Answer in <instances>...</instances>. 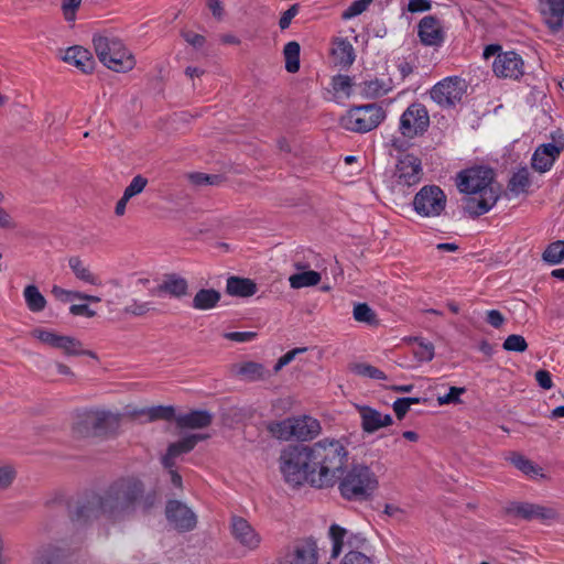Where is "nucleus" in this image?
I'll return each instance as SVG.
<instances>
[{
  "label": "nucleus",
  "mask_w": 564,
  "mask_h": 564,
  "mask_svg": "<svg viewBox=\"0 0 564 564\" xmlns=\"http://www.w3.org/2000/svg\"><path fill=\"white\" fill-rule=\"evenodd\" d=\"M359 87H360V94L364 97L373 99V98L381 97V96L388 94L389 91H391L393 88V85H392V79H390V78L388 80L375 78V79L366 80V82L359 84Z\"/></svg>",
  "instance_id": "c756f323"
},
{
  "label": "nucleus",
  "mask_w": 564,
  "mask_h": 564,
  "mask_svg": "<svg viewBox=\"0 0 564 564\" xmlns=\"http://www.w3.org/2000/svg\"><path fill=\"white\" fill-rule=\"evenodd\" d=\"M34 564H58L57 561L55 558H53L50 554V551L48 550H42Z\"/></svg>",
  "instance_id": "774afa93"
},
{
  "label": "nucleus",
  "mask_w": 564,
  "mask_h": 564,
  "mask_svg": "<svg viewBox=\"0 0 564 564\" xmlns=\"http://www.w3.org/2000/svg\"><path fill=\"white\" fill-rule=\"evenodd\" d=\"M351 78L347 75H338L333 78V88L336 91H344L349 96Z\"/></svg>",
  "instance_id": "4d7b16f0"
},
{
  "label": "nucleus",
  "mask_w": 564,
  "mask_h": 564,
  "mask_svg": "<svg viewBox=\"0 0 564 564\" xmlns=\"http://www.w3.org/2000/svg\"><path fill=\"white\" fill-rule=\"evenodd\" d=\"M268 430L274 437L279 440L289 441L294 438L292 417H288L279 422H272L269 424Z\"/></svg>",
  "instance_id": "e433bc0d"
},
{
  "label": "nucleus",
  "mask_w": 564,
  "mask_h": 564,
  "mask_svg": "<svg viewBox=\"0 0 564 564\" xmlns=\"http://www.w3.org/2000/svg\"><path fill=\"white\" fill-rule=\"evenodd\" d=\"M68 265L78 280H82L93 285H97L100 283L97 275H95L90 271V269L87 265H85V263L79 257H70L68 260Z\"/></svg>",
  "instance_id": "473e14b6"
},
{
  "label": "nucleus",
  "mask_w": 564,
  "mask_h": 564,
  "mask_svg": "<svg viewBox=\"0 0 564 564\" xmlns=\"http://www.w3.org/2000/svg\"><path fill=\"white\" fill-rule=\"evenodd\" d=\"M361 419V429L365 433L372 434L381 427L389 426L393 423L390 414H382L378 410L368 405H356Z\"/></svg>",
  "instance_id": "a211bd4d"
},
{
  "label": "nucleus",
  "mask_w": 564,
  "mask_h": 564,
  "mask_svg": "<svg viewBox=\"0 0 564 564\" xmlns=\"http://www.w3.org/2000/svg\"><path fill=\"white\" fill-rule=\"evenodd\" d=\"M430 126L426 107L420 102L411 104L400 118V132L404 138L413 139L423 135Z\"/></svg>",
  "instance_id": "9d476101"
},
{
  "label": "nucleus",
  "mask_w": 564,
  "mask_h": 564,
  "mask_svg": "<svg viewBox=\"0 0 564 564\" xmlns=\"http://www.w3.org/2000/svg\"><path fill=\"white\" fill-rule=\"evenodd\" d=\"M530 184V173L527 167H522L509 180L508 191L518 196L519 194L525 192Z\"/></svg>",
  "instance_id": "c9c22d12"
},
{
  "label": "nucleus",
  "mask_w": 564,
  "mask_h": 564,
  "mask_svg": "<svg viewBox=\"0 0 564 564\" xmlns=\"http://www.w3.org/2000/svg\"><path fill=\"white\" fill-rule=\"evenodd\" d=\"M486 315L487 323L495 328L501 327L506 321L505 316L498 310H490Z\"/></svg>",
  "instance_id": "680f3d73"
},
{
  "label": "nucleus",
  "mask_w": 564,
  "mask_h": 564,
  "mask_svg": "<svg viewBox=\"0 0 564 564\" xmlns=\"http://www.w3.org/2000/svg\"><path fill=\"white\" fill-rule=\"evenodd\" d=\"M348 451L341 440L325 437L313 445H289L280 455V470L292 486H333L343 475Z\"/></svg>",
  "instance_id": "f03ea898"
},
{
  "label": "nucleus",
  "mask_w": 564,
  "mask_h": 564,
  "mask_svg": "<svg viewBox=\"0 0 564 564\" xmlns=\"http://www.w3.org/2000/svg\"><path fill=\"white\" fill-rule=\"evenodd\" d=\"M77 292L78 291L65 290L58 285H53V288L51 290V293L53 294V296L63 303H67V302L77 300Z\"/></svg>",
  "instance_id": "6e6d98bb"
},
{
  "label": "nucleus",
  "mask_w": 564,
  "mask_h": 564,
  "mask_svg": "<svg viewBox=\"0 0 564 564\" xmlns=\"http://www.w3.org/2000/svg\"><path fill=\"white\" fill-rule=\"evenodd\" d=\"M25 305L32 313H40L45 310L47 301L34 284H29L23 290Z\"/></svg>",
  "instance_id": "2f4dec72"
},
{
  "label": "nucleus",
  "mask_w": 564,
  "mask_h": 564,
  "mask_svg": "<svg viewBox=\"0 0 564 564\" xmlns=\"http://www.w3.org/2000/svg\"><path fill=\"white\" fill-rule=\"evenodd\" d=\"M82 0H62V11L68 22L76 19V11L80 7Z\"/></svg>",
  "instance_id": "603ef678"
},
{
  "label": "nucleus",
  "mask_w": 564,
  "mask_h": 564,
  "mask_svg": "<svg viewBox=\"0 0 564 564\" xmlns=\"http://www.w3.org/2000/svg\"><path fill=\"white\" fill-rule=\"evenodd\" d=\"M152 310H154V307L151 302L133 301L130 305L124 307L123 312L133 316H144Z\"/></svg>",
  "instance_id": "09e8293b"
},
{
  "label": "nucleus",
  "mask_w": 564,
  "mask_h": 564,
  "mask_svg": "<svg viewBox=\"0 0 564 564\" xmlns=\"http://www.w3.org/2000/svg\"><path fill=\"white\" fill-rule=\"evenodd\" d=\"M502 348L507 351L523 352L528 349V343L523 336L512 334L505 339Z\"/></svg>",
  "instance_id": "c03bdc74"
},
{
  "label": "nucleus",
  "mask_w": 564,
  "mask_h": 564,
  "mask_svg": "<svg viewBox=\"0 0 564 564\" xmlns=\"http://www.w3.org/2000/svg\"><path fill=\"white\" fill-rule=\"evenodd\" d=\"M31 336L51 348L59 349L68 357L88 356L93 359H98L96 352L85 349L83 343L76 337L61 335L54 330L41 327L34 328L31 332Z\"/></svg>",
  "instance_id": "6e6552de"
},
{
  "label": "nucleus",
  "mask_w": 564,
  "mask_h": 564,
  "mask_svg": "<svg viewBox=\"0 0 564 564\" xmlns=\"http://www.w3.org/2000/svg\"><path fill=\"white\" fill-rule=\"evenodd\" d=\"M446 195L437 185H425L414 196L413 208L422 217H437L446 206Z\"/></svg>",
  "instance_id": "1a4fd4ad"
},
{
  "label": "nucleus",
  "mask_w": 564,
  "mask_h": 564,
  "mask_svg": "<svg viewBox=\"0 0 564 564\" xmlns=\"http://www.w3.org/2000/svg\"><path fill=\"white\" fill-rule=\"evenodd\" d=\"M299 4H292L286 11L283 12V14L280 18L279 26L281 30H285L290 26L292 19L299 12Z\"/></svg>",
  "instance_id": "13d9d810"
},
{
  "label": "nucleus",
  "mask_w": 564,
  "mask_h": 564,
  "mask_svg": "<svg viewBox=\"0 0 564 564\" xmlns=\"http://www.w3.org/2000/svg\"><path fill=\"white\" fill-rule=\"evenodd\" d=\"M158 502L155 491H147L145 484L135 476L119 477L99 492H90L67 507L62 500L53 502L56 511L84 525L99 518L117 523L134 517L138 510L148 513Z\"/></svg>",
  "instance_id": "f257e3e1"
},
{
  "label": "nucleus",
  "mask_w": 564,
  "mask_h": 564,
  "mask_svg": "<svg viewBox=\"0 0 564 564\" xmlns=\"http://www.w3.org/2000/svg\"><path fill=\"white\" fill-rule=\"evenodd\" d=\"M292 424L294 438L299 441L313 440L322 431L318 420L308 415L292 417Z\"/></svg>",
  "instance_id": "4be33fe9"
},
{
  "label": "nucleus",
  "mask_w": 564,
  "mask_h": 564,
  "mask_svg": "<svg viewBox=\"0 0 564 564\" xmlns=\"http://www.w3.org/2000/svg\"><path fill=\"white\" fill-rule=\"evenodd\" d=\"M121 415L106 410H86L78 414L72 431L78 438L108 437L120 427Z\"/></svg>",
  "instance_id": "20e7f679"
},
{
  "label": "nucleus",
  "mask_w": 564,
  "mask_h": 564,
  "mask_svg": "<svg viewBox=\"0 0 564 564\" xmlns=\"http://www.w3.org/2000/svg\"><path fill=\"white\" fill-rule=\"evenodd\" d=\"M213 414L207 410H193L175 417L180 429H204L212 424Z\"/></svg>",
  "instance_id": "5701e85b"
},
{
  "label": "nucleus",
  "mask_w": 564,
  "mask_h": 564,
  "mask_svg": "<svg viewBox=\"0 0 564 564\" xmlns=\"http://www.w3.org/2000/svg\"><path fill=\"white\" fill-rule=\"evenodd\" d=\"M506 514L527 521L540 520L545 522L558 519V512L555 508L530 502H511L506 507Z\"/></svg>",
  "instance_id": "ddd939ff"
},
{
  "label": "nucleus",
  "mask_w": 564,
  "mask_h": 564,
  "mask_svg": "<svg viewBox=\"0 0 564 564\" xmlns=\"http://www.w3.org/2000/svg\"><path fill=\"white\" fill-rule=\"evenodd\" d=\"M551 138L552 142L539 145L532 155V167L540 173L549 171L564 150V135L560 130Z\"/></svg>",
  "instance_id": "f8f14e48"
},
{
  "label": "nucleus",
  "mask_w": 564,
  "mask_h": 564,
  "mask_svg": "<svg viewBox=\"0 0 564 564\" xmlns=\"http://www.w3.org/2000/svg\"><path fill=\"white\" fill-rule=\"evenodd\" d=\"M417 343V348L414 351L415 357L420 361H431L434 358V345L424 341L422 338L414 339Z\"/></svg>",
  "instance_id": "a18cd8bd"
},
{
  "label": "nucleus",
  "mask_w": 564,
  "mask_h": 564,
  "mask_svg": "<svg viewBox=\"0 0 564 564\" xmlns=\"http://www.w3.org/2000/svg\"><path fill=\"white\" fill-rule=\"evenodd\" d=\"M346 533V530L338 524H333L329 528V535L333 541L332 557L335 558L340 554Z\"/></svg>",
  "instance_id": "79ce46f5"
},
{
  "label": "nucleus",
  "mask_w": 564,
  "mask_h": 564,
  "mask_svg": "<svg viewBox=\"0 0 564 564\" xmlns=\"http://www.w3.org/2000/svg\"><path fill=\"white\" fill-rule=\"evenodd\" d=\"M321 274L313 270L292 274L289 278L290 286L292 289H302L307 286L317 285L321 282Z\"/></svg>",
  "instance_id": "72a5a7b5"
},
{
  "label": "nucleus",
  "mask_w": 564,
  "mask_h": 564,
  "mask_svg": "<svg viewBox=\"0 0 564 564\" xmlns=\"http://www.w3.org/2000/svg\"><path fill=\"white\" fill-rule=\"evenodd\" d=\"M148 184V180L142 175H135L130 184L126 187L123 194L132 198L143 192Z\"/></svg>",
  "instance_id": "de8ad7c7"
},
{
  "label": "nucleus",
  "mask_w": 564,
  "mask_h": 564,
  "mask_svg": "<svg viewBox=\"0 0 564 564\" xmlns=\"http://www.w3.org/2000/svg\"><path fill=\"white\" fill-rule=\"evenodd\" d=\"M318 549L313 539L299 541L282 564H317Z\"/></svg>",
  "instance_id": "6ab92c4d"
},
{
  "label": "nucleus",
  "mask_w": 564,
  "mask_h": 564,
  "mask_svg": "<svg viewBox=\"0 0 564 564\" xmlns=\"http://www.w3.org/2000/svg\"><path fill=\"white\" fill-rule=\"evenodd\" d=\"M340 564H373L372 561L361 552L350 551L348 552Z\"/></svg>",
  "instance_id": "5fc2aeb1"
},
{
  "label": "nucleus",
  "mask_w": 564,
  "mask_h": 564,
  "mask_svg": "<svg viewBox=\"0 0 564 564\" xmlns=\"http://www.w3.org/2000/svg\"><path fill=\"white\" fill-rule=\"evenodd\" d=\"M386 118V111L377 104L351 107L340 118V126L349 131L366 133L376 129Z\"/></svg>",
  "instance_id": "0eeeda50"
},
{
  "label": "nucleus",
  "mask_w": 564,
  "mask_h": 564,
  "mask_svg": "<svg viewBox=\"0 0 564 564\" xmlns=\"http://www.w3.org/2000/svg\"><path fill=\"white\" fill-rule=\"evenodd\" d=\"M306 350H307L306 347H300V348H294V349L288 351L286 354H284L282 357H280L278 359L276 364L274 365V367H273L274 373H278L284 366L289 365L295 358L296 355L304 352Z\"/></svg>",
  "instance_id": "864d4df0"
},
{
  "label": "nucleus",
  "mask_w": 564,
  "mask_h": 564,
  "mask_svg": "<svg viewBox=\"0 0 564 564\" xmlns=\"http://www.w3.org/2000/svg\"><path fill=\"white\" fill-rule=\"evenodd\" d=\"M159 293H166L173 297L181 299L188 293V282L176 273L165 274L161 284L158 285Z\"/></svg>",
  "instance_id": "393cba45"
},
{
  "label": "nucleus",
  "mask_w": 564,
  "mask_h": 564,
  "mask_svg": "<svg viewBox=\"0 0 564 564\" xmlns=\"http://www.w3.org/2000/svg\"><path fill=\"white\" fill-rule=\"evenodd\" d=\"M542 260L549 264H558L564 260V240L551 242L542 253Z\"/></svg>",
  "instance_id": "58836bf2"
},
{
  "label": "nucleus",
  "mask_w": 564,
  "mask_h": 564,
  "mask_svg": "<svg viewBox=\"0 0 564 564\" xmlns=\"http://www.w3.org/2000/svg\"><path fill=\"white\" fill-rule=\"evenodd\" d=\"M423 176L421 160L413 154H404L395 165L394 177L398 185L413 186L420 183Z\"/></svg>",
  "instance_id": "4468645a"
},
{
  "label": "nucleus",
  "mask_w": 564,
  "mask_h": 564,
  "mask_svg": "<svg viewBox=\"0 0 564 564\" xmlns=\"http://www.w3.org/2000/svg\"><path fill=\"white\" fill-rule=\"evenodd\" d=\"M392 409L399 420H402L410 410L403 398L397 399L392 404Z\"/></svg>",
  "instance_id": "338daca9"
},
{
  "label": "nucleus",
  "mask_w": 564,
  "mask_h": 564,
  "mask_svg": "<svg viewBox=\"0 0 564 564\" xmlns=\"http://www.w3.org/2000/svg\"><path fill=\"white\" fill-rule=\"evenodd\" d=\"M64 61L68 64H73L83 73H89L94 69V59L90 52L82 46L67 48Z\"/></svg>",
  "instance_id": "bb28decb"
},
{
  "label": "nucleus",
  "mask_w": 564,
  "mask_h": 564,
  "mask_svg": "<svg viewBox=\"0 0 564 564\" xmlns=\"http://www.w3.org/2000/svg\"><path fill=\"white\" fill-rule=\"evenodd\" d=\"M509 460L514 467H517L525 475L538 474V468L533 465V463L519 453H511Z\"/></svg>",
  "instance_id": "37998d69"
},
{
  "label": "nucleus",
  "mask_w": 564,
  "mask_h": 564,
  "mask_svg": "<svg viewBox=\"0 0 564 564\" xmlns=\"http://www.w3.org/2000/svg\"><path fill=\"white\" fill-rule=\"evenodd\" d=\"M354 318L359 323L377 325L378 319L373 310L367 303H358L354 306Z\"/></svg>",
  "instance_id": "ea45409f"
},
{
  "label": "nucleus",
  "mask_w": 564,
  "mask_h": 564,
  "mask_svg": "<svg viewBox=\"0 0 564 564\" xmlns=\"http://www.w3.org/2000/svg\"><path fill=\"white\" fill-rule=\"evenodd\" d=\"M224 337L226 339L243 343V341H250L257 337V333L254 332H231V333H225Z\"/></svg>",
  "instance_id": "bf43d9fd"
},
{
  "label": "nucleus",
  "mask_w": 564,
  "mask_h": 564,
  "mask_svg": "<svg viewBox=\"0 0 564 564\" xmlns=\"http://www.w3.org/2000/svg\"><path fill=\"white\" fill-rule=\"evenodd\" d=\"M143 414L148 415L150 422L153 421H172L175 420V409L172 405H156L151 406L142 411Z\"/></svg>",
  "instance_id": "4c0bfd02"
},
{
  "label": "nucleus",
  "mask_w": 564,
  "mask_h": 564,
  "mask_svg": "<svg viewBox=\"0 0 564 564\" xmlns=\"http://www.w3.org/2000/svg\"><path fill=\"white\" fill-rule=\"evenodd\" d=\"M466 91L465 80L457 76L447 77L433 86L431 98L441 107L448 108L459 102Z\"/></svg>",
  "instance_id": "9b49d317"
},
{
  "label": "nucleus",
  "mask_w": 564,
  "mask_h": 564,
  "mask_svg": "<svg viewBox=\"0 0 564 564\" xmlns=\"http://www.w3.org/2000/svg\"><path fill=\"white\" fill-rule=\"evenodd\" d=\"M300 52L301 46L297 42L291 41L285 44L283 55L285 59V69L289 73H297L300 69Z\"/></svg>",
  "instance_id": "f704fd0d"
},
{
  "label": "nucleus",
  "mask_w": 564,
  "mask_h": 564,
  "mask_svg": "<svg viewBox=\"0 0 564 564\" xmlns=\"http://www.w3.org/2000/svg\"><path fill=\"white\" fill-rule=\"evenodd\" d=\"M182 36L184 40L191 44L192 46L199 48L205 44V37L200 34L194 33L192 31L182 32Z\"/></svg>",
  "instance_id": "e2e57ef3"
},
{
  "label": "nucleus",
  "mask_w": 564,
  "mask_h": 564,
  "mask_svg": "<svg viewBox=\"0 0 564 564\" xmlns=\"http://www.w3.org/2000/svg\"><path fill=\"white\" fill-rule=\"evenodd\" d=\"M231 371L235 376L248 381L264 380L270 376L264 366L256 361L232 365Z\"/></svg>",
  "instance_id": "a878e982"
},
{
  "label": "nucleus",
  "mask_w": 564,
  "mask_h": 564,
  "mask_svg": "<svg viewBox=\"0 0 564 564\" xmlns=\"http://www.w3.org/2000/svg\"><path fill=\"white\" fill-rule=\"evenodd\" d=\"M466 392V388L451 387L447 394L437 398L438 404H459L462 403L460 395Z\"/></svg>",
  "instance_id": "8fccbe9b"
},
{
  "label": "nucleus",
  "mask_w": 564,
  "mask_h": 564,
  "mask_svg": "<svg viewBox=\"0 0 564 564\" xmlns=\"http://www.w3.org/2000/svg\"><path fill=\"white\" fill-rule=\"evenodd\" d=\"M539 2L544 22L552 32H558L563 28L564 0H539Z\"/></svg>",
  "instance_id": "aec40b11"
},
{
  "label": "nucleus",
  "mask_w": 564,
  "mask_h": 564,
  "mask_svg": "<svg viewBox=\"0 0 564 564\" xmlns=\"http://www.w3.org/2000/svg\"><path fill=\"white\" fill-rule=\"evenodd\" d=\"M351 371L360 377H367V378L377 379V380H386L387 379V376L383 371H381L380 369H378L369 364H364V362L354 364L351 366Z\"/></svg>",
  "instance_id": "a19ab883"
},
{
  "label": "nucleus",
  "mask_w": 564,
  "mask_h": 564,
  "mask_svg": "<svg viewBox=\"0 0 564 564\" xmlns=\"http://www.w3.org/2000/svg\"><path fill=\"white\" fill-rule=\"evenodd\" d=\"M69 313L74 316L84 315L87 317H94L96 312L90 310L87 304H73L69 307Z\"/></svg>",
  "instance_id": "69168bd1"
},
{
  "label": "nucleus",
  "mask_w": 564,
  "mask_h": 564,
  "mask_svg": "<svg viewBox=\"0 0 564 564\" xmlns=\"http://www.w3.org/2000/svg\"><path fill=\"white\" fill-rule=\"evenodd\" d=\"M535 379L539 383V386L545 390H549L552 388L553 382L551 375L547 370L541 369L535 372Z\"/></svg>",
  "instance_id": "0e129e2a"
},
{
  "label": "nucleus",
  "mask_w": 564,
  "mask_h": 564,
  "mask_svg": "<svg viewBox=\"0 0 564 564\" xmlns=\"http://www.w3.org/2000/svg\"><path fill=\"white\" fill-rule=\"evenodd\" d=\"M432 3L430 0H409L408 11L411 13L425 12L431 10Z\"/></svg>",
  "instance_id": "052dcab7"
},
{
  "label": "nucleus",
  "mask_w": 564,
  "mask_h": 564,
  "mask_svg": "<svg viewBox=\"0 0 564 564\" xmlns=\"http://www.w3.org/2000/svg\"><path fill=\"white\" fill-rule=\"evenodd\" d=\"M417 36L425 46H441L445 41L442 21L435 15L423 17L417 24Z\"/></svg>",
  "instance_id": "dca6fc26"
},
{
  "label": "nucleus",
  "mask_w": 564,
  "mask_h": 564,
  "mask_svg": "<svg viewBox=\"0 0 564 564\" xmlns=\"http://www.w3.org/2000/svg\"><path fill=\"white\" fill-rule=\"evenodd\" d=\"M373 0H355L343 13L341 19L349 20L365 12Z\"/></svg>",
  "instance_id": "49530a36"
},
{
  "label": "nucleus",
  "mask_w": 564,
  "mask_h": 564,
  "mask_svg": "<svg viewBox=\"0 0 564 564\" xmlns=\"http://www.w3.org/2000/svg\"><path fill=\"white\" fill-rule=\"evenodd\" d=\"M165 514L167 520L178 532H188L196 528V514L186 505L178 500L167 501Z\"/></svg>",
  "instance_id": "2eb2a0df"
},
{
  "label": "nucleus",
  "mask_w": 564,
  "mask_h": 564,
  "mask_svg": "<svg viewBox=\"0 0 564 564\" xmlns=\"http://www.w3.org/2000/svg\"><path fill=\"white\" fill-rule=\"evenodd\" d=\"M458 189L466 194L463 208L471 217L488 213L500 197L499 186H495V172L490 167L474 166L458 173Z\"/></svg>",
  "instance_id": "7ed1b4c3"
},
{
  "label": "nucleus",
  "mask_w": 564,
  "mask_h": 564,
  "mask_svg": "<svg viewBox=\"0 0 564 564\" xmlns=\"http://www.w3.org/2000/svg\"><path fill=\"white\" fill-rule=\"evenodd\" d=\"M15 476L17 471L12 465H0V490L10 487Z\"/></svg>",
  "instance_id": "3c124183"
},
{
  "label": "nucleus",
  "mask_w": 564,
  "mask_h": 564,
  "mask_svg": "<svg viewBox=\"0 0 564 564\" xmlns=\"http://www.w3.org/2000/svg\"><path fill=\"white\" fill-rule=\"evenodd\" d=\"M231 531L235 539L243 546L254 550L261 542L260 535L249 524V522L241 517H234L231 520Z\"/></svg>",
  "instance_id": "412c9836"
},
{
  "label": "nucleus",
  "mask_w": 564,
  "mask_h": 564,
  "mask_svg": "<svg viewBox=\"0 0 564 564\" xmlns=\"http://www.w3.org/2000/svg\"><path fill=\"white\" fill-rule=\"evenodd\" d=\"M492 68L498 77L518 79L523 75V61L516 52H503L497 55Z\"/></svg>",
  "instance_id": "f3484780"
},
{
  "label": "nucleus",
  "mask_w": 564,
  "mask_h": 564,
  "mask_svg": "<svg viewBox=\"0 0 564 564\" xmlns=\"http://www.w3.org/2000/svg\"><path fill=\"white\" fill-rule=\"evenodd\" d=\"M332 54L336 65L341 67L350 66L355 61V51L351 43L346 39H336L333 43Z\"/></svg>",
  "instance_id": "cd10ccee"
},
{
  "label": "nucleus",
  "mask_w": 564,
  "mask_h": 564,
  "mask_svg": "<svg viewBox=\"0 0 564 564\" xmlns=\"http://www.w3.org/2000/svg\"><path fill=\"white\" fill-rule=\"evenodd\" d=\"M99 61L115 72H128L134 66L133 56L124 48L122 42L113 36L96 35L93 39Z\"/></svg>",
  "instance_id": "423d86ee"
},
{
  "label": "nucleus",
  "mask_w": 564,
  "mask_h": 564,
  "mask_svg": "<svg viewBox=\"0 0 564 564\" xmlns=\"http://www.w3.org/2000/svg\"><path fill=\"white\" fill-rule=\"evenodd\" d=\"M258 291L257 283L249 278L231 275L226 282V293L236 297H250Z\"/></svg>",
  "instance_id": "b1692460"
},
{
  "label": "nucleus",
  "mask_w": 564,
  "mask_h": 564,
  "mask_svg": "<svg viewBox=\"0 0 564 564\" xmlns=\"http://www.w3.org/2000/svg\"><path fill=\"white\" fill-rule=\"evenodd\" d=\"M378 486L379 481L376 474L368 466L357 464L340 476L338 489L346 500L366 501L373 496Z\"/></svg>",
  "instance_id": "39448f33"
},
{
  "label": "nucleus",
  "mask_w": 564,
  "mask_h": 564,
  "mask_svg": "<svg viewBox=\"0 0 564 564\" xmlns=\"http://www.w3.org/2000/svg\"><path fill=\"white\" fill-rule=\"evenodd\" d=\"M194 449V437H184L169 445L166 454L162 457L164 467H175V458Z\"/></svg>",
  "instance_id": "c85d7f7f"
},
{
  "label": "nucleus",
  "mask_w": 564,
  "mask_h": 564,
  "mask_svg": "<svg viewBox=\"0 0 564 564\" xmlns=\"http://www.w3.org/2000/svg\"><path fill=\"white\" fill-rule=\"evenodd\" d=\"M220 292L215 289H200L193 297V307L200 311L212 310L220 301Z\"/></svg>",
  "instance_id": "7c9ffc66"
}]
</instances>
